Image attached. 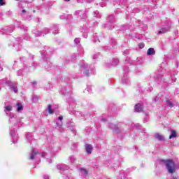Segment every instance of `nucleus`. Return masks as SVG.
<instances>
[{"label": "nucleus", "mask_w": 179, "mask_h": 179, "mask_svg": "<svg viewBox=\"0 0 179 179\" xmlns=\"http://www.w3.org/2000/svg\"><path fill=\"white\" fill-rule=\"evenodd\" d=\"M74 42L76 43V44H79V43H80V39L79 38H76L74 40Z\"/></svg>", "instance_id": "30"}, {"label": "nucleus", "mask_w": 179, "mask_h": 179, "mask_svg": "<svg viewBox=\"0 0 179 179\" xmlns=\"http://www.w3.org/2000/svg\"><path fill=\"white\" fill-rule=\"evenodd\" d=\"M76 15L78 16V17H80V19H86L87 17L86 13L83 10H77Z\"/></svg>", "instance_id": "6"}, {"label": "nucleus", "mask_w": 179, "mask_h": 179, "mask_svg": "<svg viewBox=\"0 0 179 179\" xmlns=\"http://www.w3.org/2000/svg\"><path fill=\"white\" fill-rule=\"evenodd\" d=\"M101 121H103V122H105L106 119H102Z\"/></svg>", "instance_id": "49"}, {"label": "nucleus", "mask_w": 179, "mask_h": 179, "mask_svg": "<svg viewBox=\"0 0 179 179\" xmlns=\"http://www.w3.org/2000/svg\"><path fill=\"white\" fill-rule=\"evenodd\" d=\"M159 100V97L156 96L155 99H154V101H157Z\"/></svg>", "instance_id": "41"}, {"label": "nucleus", "mask_w": 179, "mask_h": 179, "mask_svg": "<svg viewBox=\"0 0 179 179\" xmlns=\"http://www.w3.org/2000/svg\"><path fill=\"white\" fill-rule=\"evenodd\" d=\"M43 179H50V176H48V175H44Z\"/></svg>", "instance_id": "38"}, {"label": "nucleus", "mask_w": 179, "mask_h": 179, "mask_svg": "<svg viewBox=\"0 0 179 179\" xmlns=\"http://www.w3.org/2000/svg\"><path fill=\"white\" fill-rule=\"evenodd\" d=\"M124 55H127L128 54V50H125L124 52H123Z\"/></svg>", "instance_id": "40"}, {"label": "nucleus", "mask_w": 179, "mask_h": 179, "mask_svg": "<svg viewBox=\"0 0 179 179\" xmlns=\"http://www.w3.org/2000/svg\"><path fill=\"white\" fill-rule=\"evenodd\" d=\"M58 120L59 121H60V122H57L56 124L58 128H61V127H62V120H64V117H62V115H60L58 117Z\"/></svg>", "instance_id": "14"}, {"label": "nucleus", "mask_w": 179, "mask_h": 179, "mask_svg": "<svg viewBox=\"0 0 179 179\" xmlns=\"http://www.w3.org/2000/svg\"><path fill=\"white\" fill-rule=\"evenodd\" d=\"M81 68H83V73L85 75V76H89L90 73L89 72V65L87 63L83 61L81 62Z\"/></svg>", "instance_id": "4"}, {"label": "nucleus", "mask_w": 179, "mask_h": 179, "mask_svg": "<svg viewBox=\"0 0 179 179\" xmlns=\"http://www.w3.org/2000/svg\"><path fill=\"white\" fill-rule=\"evenodd\" d=\"M42 157H45V152L42 153Z\"/></svg>", "instance_id": "42"}, {"label": "nucleus", "mask_w": 179, "mask_h": 179, "mask_svg": "<svg viewBox=\"0 0 179 179\" xmlns=\"http://www.w3.org/2000/svg\"><path fill=\"white\" fill-rule=\"evenodd\" d=\"M165 166L171 174H173V173H176V164H174V162L173 160H168L165 162Z\"/></svg>", "instance_id": "2"}, {"label": "nucleus", "mask_w": 179, "mask_h": 179, "mask_svg": "<svg viewBox=\"0 0 179 179\" xmlns=\"http://www.w3.org/2000/svg\"><path fill=\"white\" fill-rule=\"evenodd\" d=\"M122 83H123L124 85H128V76H124L122 77Z\"/></svg>", "instance_id": "18"}, {"label": "nucleus", "mask_w": 179, "mask_h": 179, "mask_svg": "<svg viewBox=\"0 0 179 179\" xmlns=\"http://www.w3.org/2000/svg\"><path fill=\"white\" fill-rule=\"evenodd\" d=\"M88 2H92L93 0H87Z\"/></svg>", "instance_id": "51"}, {"label": "nucleus", "mask_w": 179, "mask_h": 179, "mask_svg": "<svg viewBox=\"0 0 179 179\" xmlns=\"http://www.w3.org/2000/svg\"><path fill=\"white\" fill-rule=\"evenodd\" d=\"M17 76H20L22 75V70H19L17 72Z\"/></svg>", "instance_id": "35"}, {"label": "nucleus", "mask_w": 179, "mask_h": 179, "mask_svg": "<svg viewBox=\"0 0 179 179\" xmlns=\"http://www.w3.org/2000/svg\"><path fill=\"white\" fill-rule=\"evenodd\" d=\"M94 41V43H97V41H99V38H95Z\"/></svg>", "instance_id": "43"}, {"label": "nucleus", "mask_w": 179, "mask_h": 179, "mask_svg": "<svg viewBox=\"0 0 179 179\" xmlns=\"http://www.w3.org/2000/svg\"><path fill=\"white\" fill-rule=\"evenodd\" d=\"M144 121H145V122H148V121H149V117L145 116V117H144Z\"/></svg>", "instance_id": "36"}, {"label": "nucleus", "mask_w": 179, "mask_h": 179, "mask_svg": "<svg viewBox=\"0 0 179 179\" xmlns=\"http://www.w3.org/2000/svg\"><path fill=\"white\" fill-rule=\"evenodd\" d=\"M80 171L83 176H87V171L86 169L81 168Z\"/></svg>", "instance_id": "22"}, {"label": "nucleus", "mask_w": 179, "mask_h": 179, "mask_svg": "<svg viewBox=\"0 0 179 179\" xmlns=\"http://www.w3.org/2000/svg\"><path fill=\"white\" fill-rule=\"evenodd\" d=\"M102 1H108V0H102Z\"/></svg>", "instance_id": "54"}, {"label": "nucleus", "mask_w": 179, "mask_h": 179, "mask_svg": "<svg viewBox=\"0 0 179 179\" xmlns=\"http://www.w3.org/2000/svg\"><path fill=\"white\" fill-rule=\"evenodd\" d=\"M23 110V105L20 103H17V112L20 113V111H22Z\"/></svg>", "instance_id": "17"}, {"label": "nucleus", "mask_w": 179, "mask_h": 179, "mask_svg": "<svg viewBox=\"0 0 179 179\" xmlns=\"http://www.w3.org/2000/svg\"><path fill=\"white\" fill-rule=\"evenodd\" d=\"M59 18L62 20L66 19V15L65 14H63L59 16Z\"/></svg>", "instance_id": "33"}, {"label": "nucleus", "mask_w": 179, "mask_h": 179, "mask_svg": "<svg viewBox=\"0 0 179 179\" xmlns=\"http://www.w3.org/2000/svg\"><path fill=\"white\" fill-rule=\"evenodd\" d=\"M108 128H110V129H113V131H115L116 134H120L121 132V129H120V127L113 123H110L108 124Z\"/></svg>", "instance_id": "5"}, {"label": "nucleus", "mask_w": 179, "mask_h": 179, "mask_svg": "<svg viewBox=\"0 0 179 179\" xmlns=\"http://www.w3.org/2000/svg\"><path fill=\"white\" fill-rule=\"evenodd\" d=\"M10 136L13 139V143H17L18 137L17 136H16V134L15 133V130L12 129H10Z\"/></svg>", "instance_id": "7"}, {"label": "nucleus", "mask_w": 179, "mask_h": 179, "mask_svg": "<svg viewBox=\"0 0 179 179\" xmlns=\"http://www.w3.org/2000/svg\"><path fill=\"white\" fill-rule=\"evenodd\" d=\"M94 16H95V17H98V18L101 17V15H100V13H99L98 10H96L94 13Z\"/></svg>", "instance_id": "26"}, {"label": "nucleus", "mask_w": 179, "mask_h": 179, "mask_svg": "<svg viewBox=\"0 0 179 179\" xmlns=\"http://www.w3.org/2000/svg\"><path fill=\"white\" fill-rule=\"evenodd\" d=\"M108 22L104 24L105 29H108L109 30H112L114 28V15H110L108 17Z\"/></svg>", "instance_id": "3"}, {"label": "nucleus", "mask_w": 179, "mask_h": 179, "mask_svg": "<svg viewBox=\"0 0 179 179\" xmlns=\"http://www.w3.org/2000/svg\"><path fill=\"white\" fill-rule=\"evenodd\" d=\"M84 93H92V88L90 87H87L85 90Z\"/></svg>", "instance_id": "25"}, {"label": "nucleus", "mask_w": 179, "mask_h": 179, "mask_svg": "<svg viewBox=\"0 0 179 179\" xmlns=\"http://www.w3.org/2000/svg\"><path fill=\"white\" fill-rule=\"evenodd\" d=\"M166 106H168V107H170L171 108L173 107V103H171V101L168 100L166 101Z\"/></svg>", "instance_id": "27"}, {"label": "nucleus", "mask_w": 179, "mask_h": 179, "mask_svg": "<svg viewBox=\"0 0 179 179\" xmlns=\"http://www.w3.org/2000/svg\"><path fill=\"white\" fill-rule=\"evenodd\" d=\"M57 168L58 170H60V171H68V170H69V166L65 164L57 165Z\"/></svg>", "instance_id": "8"}, {"label": "nucleus", "mask_w": 179, "mask_h": 179, "mask_svg": "<svg viewBox=\"0 0 179 179\" xmlns=\"http://www.w3.org/2000/svg\"><path fill=\"white\" fill-rule=\"evenodd\" d=\"M138 45L140 48H143V47H145V43H140Z\"/></svg>", "instance_id": "37"}, {"label": "nucleus", "mask_w": 179, "mask_h": 179, "mask_svg": "<svg viewBox=\"0 0 179 179\" xmlns=\"http://www.w3.org/2000/svg\"><path fill=\"white\" fill-rule=\"evenodd\" d=\"M22 13H26V10H22Z\"/></svg>", "instance_id": "45"}, {"label": "nucleus", "mask_w": 179, "mask_h": 179, "mask_svg": "<svg viewBox=\"0 0 179 179\" xmlns=\"http://www.w3.org/2000/svg\"><path fill=\"white\" fill-rule=\"evenodd\" d=\"M37 155H38V151H36V150H34V148H32V150L31 151L30 159L34 160V159H35V157H36V156H37Z\"/></svg>", "instance_id": "12"}, {"label": "nucleus", "mask_w": 179, "mask_h": 179, "mask_svg": "<svg viewBox=\"0 0 179 179\" xmlns=\"http://www.w3.org/2000/svg\"><path fill=\"white\" fill-rule=\"evenodd\" d=\"M69 160H70V163L73 164V163H75V162H76V157H75V156H73V155H71L69 157Z\"/></svg>", "instance_id": "21"}, {"label": "nucleus", "mask_w": 179, "mask_h": 179, "mask_svg": "<svg viewBox=\"0 0 179 179\" xmlns=\"http://www.w3.org/2000/svg\"><path fill=\"white\" fill-rule=\"evenodd\" d=\"M71 58H72V59H75V55H73V56L71 57Z\"/></svg>", "instance_id": "47"}, {"label": "nucleus", "mask_w": 179, "mask_h": 179, "mask_svg": "<svg viewBox=\"0 0 179 179\" xmlns=\"http://www.w3.org/2000/svg\"><path fill=\"white\" fill-rule=\"evenodd\" d=\"M35 36L36 37H40V36H41V31H37L36 32H35Z\"/></svg>", "instance_id": "29"}, {"label": "nucleus", "mask_w": 179, "mask_h": 179, "mask_svg": "<svg viewBox=\"0 0 179 179\" xmlns=\"http://www.w3.org/2000/svg\"><path fill=\"white\" fill-rule=\"evenodd\" d=\"M5 5V1L3 0H0V6H3Z\"/></svg>", "instance_id": "34"}, {"label": "nucleus", "mask_w": 179, "mask_h": 179, "mask_svg": "<svg viewBox=\"0 0 179 179\" xmlns=\"http://www.w3.org/2000/svg\"><path fill=\"white\" fill-rule=\"evenodd\" d=\"M8 85L10 87V90H13V92L17 93V86H16V84L8 81Z\"/></svg>", "instance_id": "9"}, {"label": "nucleus", "mask_w": 179, "mask_h": 179, "mask_svg": "<svg viewBox=\"0 0 179 179\" xmlns=\"http://www.w3.org/2000/svg\"><path fill=\"white\" fill-rule=\"evenodd\" d=\"M93 59H97L99 58V53H96V55H94L92 56Z\"/></svg>", "instance_id": "32"}, {"label": "nucleus", "mask_w": 179, "mask_h": 179, "mask_svg": "<svg viewBox=\"0 0 179 179\" xmlns=\"http://www.w3.org/2000/svg\"><path fill=\"white\" fill-rule=\"evenodd\" d=\"M32 100H34V98H33V99H32Z\"/></svg>", "instance_id": "55"}, {"label": "nucleus", "mask_w": 179, "mask_h": 179, "mask_svg": "<svg viewBox=\"0 0 179 179\" xmlns=\"http://www.w3.org/2000/svg\"><path fill=\"white\" fill-rule=\"evenodd\" d=\"M66 2H69L70 0H64Z\"/></svg>", "instance_id": "50"}, {"label": "nucleus", "mask_w": 179, "mask_h": 179, "mask_svg": "<svg viewBox=\"0 0 179 179\" xmlns=\"http://www.w3.org/2000/svg\"><path fill=\"white\" fill-rule=\"evenodd\" d=\"M85 150L88 155L92 154V150H93V146L90 144H86L85 145Z\"/></svg>", "instance_id": "13"}, {"label": "nucleus", "mask_w": 179, "mask_h": 179, "mask_svg": "<svg viewBox=\"0 0 179 179\" xmlns=\"http://www.w3.org/2000/svg\"><path fill=\"white\" fill-rule=\"evenodd\" d=\"M118 59H113V65H114L115 66V65H118Z\"/></svg>", "instance_id": "28"}, {"label": "nucleus", "mask_w": 179, "mask_h": 179, "mask_svg": "<svg viewBox=\"0 0 179 179\" xmlns=\"http://www.w3.org/2000/svg\"><path fill=\"white\" fill-rule=\"evenodd\" d=\"M4 108V111L6 115H9L10 117L9 122H10V124H13L14 125H16V123L19 121V120L16 118V117H15V115H13V113H10L12 111V106H6Z\"/></svg>", "instance_id": "1"}, {"label": "nucleus", "mask_w": 179, "mask_h": 179, "mask_svg": "<svg viewBox=\"0 0 179 179\" xmlns=\"http://www.w3.org/2000/svg\"><path fill=\"white\" fill-rule=\"evenodd\" d=\"M26 139L28 142H31L32 139H33V137L31 136V134H26Z\"/></svg>", "instance_id": "19"}, {"label": "nucleus", "mask_w": 179, "mask_h": 179, "mask_svg": "<svg viewBox=\"0 0 179 179\" xmlns=\"http://www.w3.org/2000/svg\"><path fill=\"white\" fill-rule=\"evenodd\" d=\"M155 137L156 139H158V141H164V136H163V135L157 134H155Z\"/></svg>", "instance_id": "16"}, {"label": "nucleus", "mask_w": 179, "mask_h": 179, "mask_svg": "<svg viewBox=\"0 0 179 179\" xmlns=\"http://www.w3.org/2000/svg\"><path fill=\"white\" fill-rule=\"evenodd\" d=\"M52 30H53V31H52L53 34H58V26L55 25L53 27Z\"/></svg>", "instance_id": "23"}, {"label": "nucleus", "mask_w": 179, "mask_h": 179, "mask_svg": "<svg viewBox=\"0 0 179 179\" xmlns=\"http://www.w3.org/2000/svg\"><path fill=\"white\" fill-rule=\"evenodd\" d=\"M48 31H50V29H48V28L43 29V33H45V34H47V33H48Z\"/></svg>", "instance_id": "31"}, {"label": "nucleus", "mask_w": 179, "mask_h": 179, "mask_svg": "<svg viewBox=\"0 0 179 179\" xmlns=\"http://www.w3.org/2000/svg\"><path fill=\"white\" fill-rule=\"evenodd\" d=\"M170 29H171V25H169L166 27H163V28H162L161 31H159L158 32V34H162H162L167 33V31H170Z\"/></svg>", "instance_id": "11"}, {"label": "nucleus", "mask_w": 179, "mask_h": 179, "mask_svg": "<svg viewBox=\"0 0 179 179\" xmlns=\"http://www.w3.org/2000/svg\"><path fill=\"white\" fill-rule=\"evenodd\" d=\"M2 71H3L2 67H0V72H2Z\"/></svg>", "instance_id": "48"}, {"label": "nucleus", "mask_w": 179, "mask_h": 179, "mask_svg": "<svg viewBox=\"0 0 179 179\" xmlns=\"http://www.w3.org/2000/svg\"><path fill=\"white\" fill-rule=\"evenodd\" d=\"M48 111L49 114H54V110H52V108H51V105L48 106Z\"/></svg>", "instance_id": "24"}, {"label": "nucleus", "mask_w": 179, "mask_h": 179, "mask_svg": "<svg viewBox=\"0 0 179 179\" xmlns=\"http://www.w3.org/2000/svg\"><path fill=\"white\" fill-rule=\"evenodd\" d=\"M100 6H101V8H104V6H106V3H100Z\"/></svg>", "instance_id": "39"}, {"label": "nucleus", "mask_w": 179, "mask_h": 179, "mask_svg": "<svg viewBox=\"0 0 179 179\" xmlns=\"http://www.w3.org/2000/svg\"><path fill=\"white\" fill-rule=\"evenodd\" d=\"M148 55H153L155 54V49L150 48L148 50L147 52Z\"/></svg>", "instance_id": "20"}, {"label": "nucleus", "mask_w": 179, "mask_h": 179, "mask_svg": "<svg viewBox=\"0 0 179 179\" xmlns=\"http://www.w3.org/2000/svg\"><path fill=\"white\" fill-rule=\"evenodd\" d=\"M112 43H115V40L111 39Z\"/></svg>", "instance_id": "44"}, {"label": "nucleus", "mask_w": 179, "mask_h": 179, "mask_svg": "<svg viewBox=\"0 0 179 179\" xmlns=\"http://www.w3.org/2000/svg\"><path fill=\"white\" fill-rule=\"evenodd\" d=\"M143 110V106L140 103H138L134 106V111H136V113H141Z\"/></svg>", "instance_id": "10"}, {"label": "nucleus", "mask_w": 179, "mask_h": 179, "mask_svg": "<svg viewBox=\"0 0 179 179\" xmlns=\"http://www.w3.org/2000/svg\"><path fill=\"white\" fill-rule=\"evenodd\" d=\"M177 136V133L174 130H171V135L169 136V139H173Z\"/></svg>", "instance_id": "15"}, {"label": "nucleus", "mask_w": 179, "mask_h": 179, "mask_svg": "<svg viewBox=\"0 0 179 179\" xmlns=\"http://www.w3.org/2000/svg\"><path fill=\"white\" fill-rule=\"evenodd\" d=\"M34 83V85H36V82H34V83Z\"/></svg>", "instance_id": "52"}, {"label": "nucleus", "mask_w": 179, "mask_h": 179, "mask_svg": "<svg viewBox=\"0 0 179 179\" xmlns=\"http://www.w3.org/2000/svg\"><path fill=\"white\" fill-rule=\"evenodd\" d=\"M84 38H87V35H84Z\"/></svg>", "instance_id": "46"}, {"label": "nucleus", "mask_w": 179, "mask_h": 179, "mask_svg": "<svg viewBox=\"0 0 179 179\" xmlns=\"http://www.w3.org/2000/svg\"><path fill=\"white\" fill-rule=\"evenodd\" d=\"M63 94H64V95H65V94H65V92H63Z\"/></svg>", "instance_id": "53"}]
</instances>
